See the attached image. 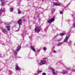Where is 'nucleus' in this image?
Listing matches in <instances>:
<instances>
[{
    "label": "nucleus",
    "mask_w": 75,
    "mask_h": 75,
    "mask_svg": "<svg viewBox=\"0 0 75 75\" xmlns=\"http://www.w3.org/2000/svg\"><path fill=\"white\" fill-rule=\"evenodd\" d=\"M65 9H66V10H67V9H66V8H65Z\"/></svg>",
    "instance_id": "obj_40"
},
{
    "label": "nucleus",
    "mask_w": 75,
    "mask_h": 75,
    "mask_svg": "<svg viewBox=\"0 0 75 75\" xmlns=\"http://www.w3.org/2000/svg\"><path fill=\"white\" fill-rule=\"evenodd\" d=\"M18 14H21V11L20 10H18Z\"/></svg>",
    "instance_id": "obj_19"
},
{
    "label": "nucleus",
    "mask_w": 75,
    "mask_h": 75,
    "mask_svg": "<svg viewBox=\"0 0 75 75\" xmlns=\"http://www.w3.org/2000/svg\"><path fill=\"white\" fill-rule=\"evenodd\" d=\"M21 36L22 37H24V36L23 35V34L21 35Z\"/></svg>",
    "instance_id": "obj_34"
},
{
    "label": "nucleus",
    "mask_w": 75,
    "mask_h": 75,
    "mask_svg": "<svg viewBox=\"0 0 75 75\" xmlns=\"http://www.w3.org/2000/svg\"><path fill=\"white\" fill-rule=\"evenodd\" d=\"M21 48V47H20V46H18V47L17 48L16 50V52H18V51L20 50Z\"/></svg>",
    "instance_id": "obj_7"
},
{
    "label": "nucleus",
    "mask_w": 75,
    "mask_h": 75,
    "mask_svg": "<svg viewBox=\"0 0 75 75\" xmlns=\"http://www.w3.org/2000/svg\"><path fill=\"white\" fill-rule=\"evenodd\" d=\"M74 21H75V22L74 23V24H73V26L74 28H75V20H74Z\"/></svg>",
    "instance_id": "obj_21"
},
{
    "label": "nucleus",
    "mask_w": 75,
    "mask_h": 75,
    "mask_svg": "<svg viewBox=\"0 0 75 75\" xmlns=\"http://www.w3.org/2000/svg\"><path fill=\"white\" fill-rule=\"evenodd\" d=\"M45 64V61L44 60H43L40 63H39V64L40 65H44V64Z\"/></svg>",
    "instance_id": "obj_2"
},
{
    "label": "nucleus",
    "mask_w": 75,
    "mask_h": 75,
    "mask_svg": "<svg viewBox=\"0 0 75 75\" xmlns=\"http://www.w3.org/2000/svg\"><path fill=\"white\" fill-rule=\"evenodd\" d=\"M60 14H62L63 13V11H60Z\"/></svg>",
    "instance_id": "obj_26"
},
{
    "label": "nucleus",
    "mask_w": 75,
    "mask_h": 75,
    "mask_svg": "<svg viewBox=\"0 0 75 75\" xmlns=\"http://www.w3.org/2000/svg\"><path fill=\"white\" fill-rule=\"evenodd\" d=\"M35 32H38V33H39L40 31V29H38V28L36 27L35 29Z\"/></svg>",
    "instance_id": "obj_3"
},
{
    "label": "nucleus",
    "mask_w": 75,
    "mask_h": 75,
    "mask_svg": "<svg viewBox=\"0 0 75 75\" xmlns=\"http://www.w3.org/2000/svg\"><path fill=\"white\" fill-rule=\"evenodd\" d=\"M18 23L19 26L21 25V19H20L18 20Z\"/></svg>",
    "instance_id": "obj_5"
},
{
    "label": "nucleus",
    "mask_w": 75,
    "mask_h": 75,
    "mask_svg": "<svg viewBox=\"0 0 75 75\" xmlns=\"http://www.w3.org/2000/svg\"><path fill=\"white\" fill-rule=\"evenodd\" d=\"M4 4H5V2L4 1H2V6H4Z\"/></svg>",
    "instance_id": "obj_17"
},
{
    "label": "nucleus",
    "mask_w": 75,
    "mask_h": 75,
    "mask_svg": "<svg viewBox=\"0 0 75 75\" xmlns=\"http://www.w3.org/2000/svg\"><path fill=\"white\" fill-rule=\"evenodd\" d=\"M43 59H46L45 58H43Z\"/></svg>",
    "instance_id": "obj_39"
},
{
    "label": "nucleus",
    "mask_w": 75,
    "mask_h": 75,
    "mask_svg": "<svg viewBox=\"0 0 75 75\" xmlns=\"http://www.w3.org/2000/svg\"><path fill=\"white\" fill-rule=\"evenodd\" d=\"M7 30L8 31H10V26L7 27Z\"/></svg>",
    "instance_id": "obj_15"
},
{
    "label": "nucleus",
    "mask_w": 75,
    "mask_h": 75,
    "mask_svg": "<svg viewBox=\"0 0 75 75\" xmlns=\"http://www.w3.org/2000/svg\"><path fill=\"white\" fill-rule=\"evenodd\" d=\"M62 74H66V73H65V72H62Z\"/></svg>",
    "instance_id": "obj_29"
},
{
    "label": "nucleus",
    "mask_w": 75,
    "mask_h": 75,
    "mask_svg": "<svg viewBox=\"0 0 75 75\" xmlns=\"http://www.w3.org/2000/svg\"><path fill=\"white\" fill-rule=\"evenodd\" d=\"M52 71L53 74L54 75H55V72L54 71V69H52Z\"/></svg>",
    "instance_id": "obj_13"
},
{
    "label": "nucleus",
    "mask_w": 75,
    "mask_h": 75,
    "mask_svg": "<svg viewBox=\"0 0 75 75\" xmlns=\"http://www.w3.org/2000/svg\"><path fill=\"white\" fill-rule=\"evenodd\" d=\"M43 50L44 51H46L47 50V48H45V47H44L43 48Z\"/></svg>",
    "instance_id": "obj_24"
},
{
    "label": "nucleus",
    "mask_w": 75,
    "mask_h": 75,
    "mask_svg": "<svg viewBox=\"0 0 75 75\" xmlns=\"http://www.w3.org/2000/svg\"><path fill=\"white\" fill-rule=\"evenodd\" d=\"M1 54L0 53V57H1Z\"/></svg>",
    "instance_id": "obj_35"
},
{
    "label": "nucleus",
    "mask_w": 75,
    "mask_h": 75,
    "mask_svg": "<svg viewBox=\"0 0 75 75\" xmlns=\"http://www.w3.org/2000/svg\"><path fill=\"white\" fill-rule=\"evenodd\" d=\"M42 72V70L38 71H37V73L38 74H39L40 73H41Z\"/></svg>",
    "instance_id": "obj_18"
},
{
    "label": "nucleus",
    "mask_w": 75,
    "mask_h": 75,
    "mask_svg": "<svg viewBox=\"0 0 75 75\" xmlns=\"http://www.w3.org/2000/svg\"><path fill=\"white\" fill-rule=\"evenodd\" d=\"M59 35H60V36H63V35H65V33H62L60 34H59V35H57L56 36V37L59 36Z\"/></svg>",
    "instance_id": "obj_9"
},
{
    "label": "nucleus",
    "mask_w": 75,
    "mask_h": 75,
    "mask_svg": "<svg viewBox=\"0 0 75 75\" xmlns=\"http://www.w3.org/2000/svg\"><path fill=\"white\" fill-rule=\"evenodd\" d=\"M2 1H4V0H1Z\"/></svg>",
    "instance_id": "obj_36"
},
{
    "label": "nucleus",
    "mask_w": 75,
    "mask_h": 75,
    "mask_svg": "<svg viewBox=\"0 0 75 75\" xmlns=\"http://www.w3.org/2000/svg\"><path fill=\"white\" fill-rule=\"evenodd\" d=\"M10 11L11 12H13V8H10Z\"/></svg>",
    "instance_id": "obj_16"
},
{
    "label": "nucleus",
    "mask_w": 75,
    "mask_h": 75,
    "mask_svg": "<svg viewBox=\"0 0 75 75\" xmlns=\"http://www.w3.org/2000/svg\"><path fill=\"white\" fill-rule=\"evenodd\" d=\"M2 32L4 33L5 34H6V32H7V31H6V29L5 28H2Z\"/></svg>",
    "instance_id": "obj_8"
},
{
    "label": "nucleus",
    "mask_w": 75,
    "mask_h": 75,
    "mask_svg": "<svg viewBox=\"0 0 75 75\" xmlns=\"http://www.w3.org/2000/svg\"><path fill=\"white\" fill-rule=\"evenodd\" d=\"M13 52H14L15 55H17V54L18 53H17V52H16V51H14Z\"/></svg>",
    "instance_id": "obj_20"
},
{
    "label": "nucleus",
    "mask_w": 75,
    "mask_h": 75,
    "mask_svg": "<svg viewBox=\"0 0 75 75\" xmlns=\"http://www.w3.org/2000/svg\"><path fill=\"white\" fill-rule=\"evenodd\" d=\"M62 44H63V42H59L57 44V45L58 47H59V46H61V45Z\"/></svg>",
    "instance_id": "obj_6"
},
{
    "label": "nucleus",
    "mask_w": 75,
    "mask_h": 75,
    "mask_svg": "<svg viewBox=\"0 0 75 75\" xmlns=\"http://www.w3.org/2000/svg\"><path fill=\"white\" fill-rule=\"evenodd\" d=\"M6 10H5V8H4L3 9H2V11H3V12H5Z\"/></svg>",
    "instance_id": "obj_23"
},
{
    "label": "nucleus",
    "mask_w": 75,
    "mask_h": 75,
    "mask_svg": "<svg viewBox=\"0 0 75 75\" xmlns=\"http://www.w3.org/2000/svg\"><path fill=\"white\" fill-rule=\"evenodd\" d=\"M69 5V4H67V5L66 6V7H68Z\"/></svg>",
    "instance_id": "obj_25"
},
{
    "label": "nucleus",
    "mask_w": 75,
    "mask_h": 75,
    "mask_svg": "<svg viewBox=\"0 0 75 75\" xmlns=\"http://www.w3.org/2000/svg\"><path fill=\"white\" fill-rule=\"evenodd\" d=\"M62 38H61L59 40V41H61V40H62Z\"/></svg>",
    "instance_id": "obj_32"
},
{
    "label": "nucleus",
    "mask_w": 75,
    "mask_h": 75,
    "mask_svg": "<svg viewBox=\"0 0 75 75\" xmlns=\"http://www.w3.org/2000/svg\"><path fill=\"white\" fill-rule=\"evenodd\" d=\"M67 43L68 44L69 46H71V42H68Z\"/></svg>",
    "instance_id": "obj_14"
},
{
    "label": "nucleus",
    "mask_w": 75,
    "mask_h": 75,
    "mask_svg": "<svg viewBox=\"0 0 75 75\" xmlns=\"http://www.w3.org/2000/svg\"><path fill=\"white\" fill-rule=\"evenodd\" d=\"M42 75H46V74L45 73H42Z\"/></svg>",
    "instance_id": "obj_28"
},
{
    "label": "nucleus",
    "mask_w": 75,
    "mask_h": 75,
    "mask_svg": "<svg viewBox=\"0 0 75 75\" xmlns=\"http://www.w3.org/2000/svg\"><path fill=\"white\" fill-rule=\"evenodd\" d=\"M53 10H52V11L53 12H54V11H55V9H53Z\"/></svg>",
    "instance_id": "obj_31"
},
{
    "label": "nucleus",
    "mask_w": 75,
    "mask_h": 75,
    "mask_svg": "<svg viewBox=\"0 0 75 75\" xmlns=\"http://www.w3.org/2000/svg\"><path fill=\"white\" fill-rule=\"evenodd\" d=\"M15 69L16 71H18L20 69V68L19 67L18 65H16L15 66Z\"/></svg>",
    "instance_id": "obj_4"
},
{
    "label": "nucleus",
    "mask_w": 75,
    "mask_h": 75,
    "mask_svg": "<svg viewBox=\"0 0 75 75\" xmlns=\"http://www.w3.org/2000/svg\"><path fill=\"white\" fill-rule=\"evenodd\" d=\"M55 20V18H52L51 19L49 20L47 22L48 23H52V22H54Z\"/></svg>",
    "instance_id": "obj_1"
},
{
    "label": "nucleus",
    "mask_w": 75,
    "mask_h": 75,
    "mask_svg": "<svg viewBox=\"0 0 75 75\" xmlns=\"http://www.w3.org/2000/svg\"><path fill=\"white\" fill-rule=\"evenodd\" d=\"M38 52V50L37 52H36V53H37V52Z\"/></svg>",
    "instance_id": "obj_37"
},
{
    "label": "nucleus",
    "mask_w": 75,
    "mask_h": 75,
    "mask_svg": "<svg viewBox=\"0 0 75 75\" xmlns=\"http://www.w3.org/2000/svg\"><path fill=\"white\" fill-rule=\"evenodd\" d=\"M0 44H3V42H2L1 41H0Z\"/></svg>",
    "instance_id": "obj_22"
},
{
    "label": "nucleus",
    "mask_w": 75,
    "mask_h": 75,
    "mask_svg": "<svg viewBox=\"0 0 75 75\" xmlns=\"http://www.w3.org/2000/svg\"><path fill=\"white\" fill-rule=\"evenodd\" d=\"M9 24H10V23H7V25H9Z\"/></svg>",
    "instance_id": "obj_33"
},
{
    "label": "nucleus",
    "mask_w": 75,
    "mask_h": 75,
    "mask_svg": "<svg viewBox=\"0 0 75 75\" xmlns=\"http://www.w3.org/2000/svg\"><path fill=\"white\" fill-rule=\"evenodd\" d=\"M30 48H31V49H32V50H33L34 52L35 51V49L32 46H31Z\"/></svg>",
    "instance_id": "obj_12"
},
{
    "label": "nucleus",
    "mask_w": 75,
    "mask_h": 75,
    "mask_svg": "<svg viewBox=\"0 0 75 75\" xmlns=\"http://www.w3.org/2000/svg\"><path fill=\"white\" fill-rule=\"evenodd\" d=\"M1 16V11H0V16Z\"/></svg>",
    "instance_id": "obj_38"
},
{
    "label": "nucleus",
    "mask_w": 75,
    "mask_h": 75,
    "mask_svg": "<svg viewBox=\"0 0 75 75\" xmlns=\"http://www.w3.org/2000/svg\"><path fill=\"white\" fill-rule=\"evenodd\" d=\"M53 5H54V6H61V4L57 3H54Z\"/></svg>",
    "instance_id": "obj_11"
},
{
    "label": "nucleus",
    "mask_w": 75,
    "mask_h": 75,
    "mask_svg": "<svg viewBox=\"0 0 75 75\" xmlns=\"http://www.w3.org/2000/svg\"><path fill=\"white\" fill-rule=\"evenodd\" d=\"M53 52V53H56V51L55 50H54Z\"/></svg>",
    "instance_id": "obj_27"
},
{
    "label": "nucleus",
    "mask_w": 75,
    "mask_h": 75,
    "mask_svg": "<svg viewBox=\"0 0 75 75\" xmlns=\"http://www.w3.org/2000/svg\"><path fill=\"white\" fill-rule=\"evenodd\" d=\"M68 39V37L66 36V38H65V39L64 40V42H67Z\"/></svg>",
    "instance_id": "obj_10"
},
{
    "label": "nucleus",
    "mask_w": 75,
    "mask_h": 75,
    "mask_svg": "<svg viewBox=\"0 0 75 75\" xmlns=\"http://www.w3.org/2000/svg\"><path fill=\"white\" fill-rule=\"evenodd\" d=\"M72 71L73 72H75V69H74L73 70H72Z\"/></svg>",
    "instance_id": "obj_30"
}]
</instances>
